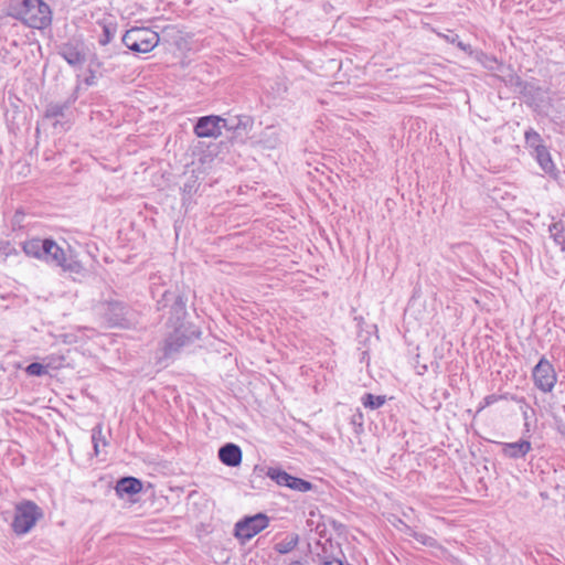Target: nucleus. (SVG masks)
I'll list each match as a JSON object with an SVG mask.
<instances>
[{
	"instance_id": "obj_18",
	"label": "nucleus",
	"mask_w": 565,
	"mask_h": 565,
	"mask_svg": "<svg viewBox=\"0 0 565 565\" xmlns=\"http://www.w3.org/2000/svg\"><path fill=\"white\" fill-rule=\"evenodd\" d=\"M539 166L541 169L550 174L551 177L556 178L557 177V169L552 160L551 153L547 149V147L539 148L537 151L533 152Z\"/></svg>"
},
{
	"instance_id": "obj_25",
	"label": "nucleus",
	"mask_w": 565,
	"mask_h": 565,
	"mask_svg": "<svg viewBox=\"0 0 565 565\" xmlns=\"http://www.w3.org/2000/svg\"><path fill=\"white\" fill-rule=\"evenodd\" d=\"M548 231L555 244L565 252V224L562 221L554 222L550 225Z\"/></svg>"
},
{
	"instance_id": "obj_8",
	"label": "nucleus",
	"mask_w": 565,
	"mask_h": 565,
	"mask_svg": "<svg viewBox=\"0 0 565 565\" xmlns=\"http://www.w3.org/2000/svg\"><path fill=\"white\" fill-rule=\"evenodd\" d=\"M79 85H77L72 94L65 100H51L46 103L45 109L43 111V118L47 120H54L53 127L57 128L58 125L62 127L64 122L61 120L67 119L72 114L71 108L76 103L78 98Z\"/></svg>"
},
{
	"instance_id": "obj_32",
	"label": "nucleus",
	"mask_w": 565,
	"mask_h": 565,
	"mask_svg": "<svg viewBox=\"0 0 565 565\" xmlns=\"http://www.w3.org/2000/svg\"><path fill=\"white\" fill-rule=\"evenodd\" d=\"M92 441L96 456L99 454V443L104 446L108 445L106 438L103 436V425L100 423L92 429Z\"/></svg>"
},
{
	"instance_id": "obj_45",
	"label": "nucleus",
	"mask_w": 565,
	"mask_h": 565,
	"mask_svg": "<svg viewBox=\"0 0 565 565\" xmlns=\"http://www.w3.org/2000/svg\"><path fill=\"white\" fill-rule=\"evenodd\" d=\"M556 430L563 436L565 437V424L562 423V422H557L556 424Z\"/></svg>"
},
{
	"instance_id": "obj_54",
	"label": "nucleus",
	"mask_w": 565,
	"mask_h": 565,
	"mask_svg": "<svg viewBox=\"0 0 565 565\" xmlns=\"http://www.w3.org/2000/svg\"><path fill=\"white\" fill-rule=\"evenodd\" d=\"M173 230L177 233V221L173 222Z\"/></svg>"
},
{
	"instance_id": "obj_49",
	"label": "nucleus",
	"mask_w": 565,
	"mask_h": 565,
	"mask_svg": "<svg viewBox=\"0 0 565 565\" xmlns=\"http://www.w3.org/2000/svg\"><path fill=\"white\" fill-rule=\"evenodd\" d=\"M513 399H514V401H516L518 403H522V404H524V405H526V406H527L526 401H525V398H524V397L513 398Z\"/></svg>"
},
{
	"instance_id": "obj_27",
	"label": "nucleus",
	"mask_w": 565,
	"mask_h": 565,
	"mask_svg": "<svg viewBox=\"0 0 565 565\" xmlns=\"http://www.w3.org/2000/svg\"><path fill=\"white\" fill-rule=\"evenodd\" d=\"M87 73H92L100 77L108 73V68L105 67L104 62L96 53H93L88 58Z\"/></svg>"
},
{
	"instance_id": "obj_19",
	"label": "nucleus",
	"mask_w": 565,
	"mask_h": 565,
	"mask_svg": "<svg viewBox=\"0 0 565 565\" xmlns=\"http://www.w3.org/2000/svg\"><path fill=\"white\" fill-rule=\"evenodd\" d=\"M97 24L102 28V34L98 36V44L108 45L116 36L118 25L114 21L100 20Z\"/></svg>"
},
{
	"instance_id": "obj_35",
	"label": "nucleus",
	"mask_w": 565,
	"mask_h": 565,
	"mask_svg": "<svg viewBox=\"0 0 565 565\" xmlns=\"http://www.w3.org/2000/svg\"><path fill=\"white\" fill-rule=\"evenodd\" d=\"M24 371L29 376H43L47 374V365L40 362H32L24 369Z\"/></svg>"
},
{
	"instance_id": "obj_28",
	"label": "nucleus",
	"mask_w": 565,
	"mask_h": 565,
	"mask_svg": "<svg viewBox=\"0 0 565 565\" xmlns=\"http://www.w3.org/2000/svg\"><path fill=\"white\" fill-rule=\"evenodd\" d=\"M524 138H525L526 146L529 148L533 149V152L537 151L539 148L546 147L545 145H543V139H542L541 135L533 128H529L525 131Z\"/></svg>"
},
{
	"instance_id": "obj_17",
	"label": "nucleus",
	"mask_w": 565,
	"mask_h": 565,
	"mask_svg": "<svg viewBox=\"0 0 565 565\" xmlns=\"http://www.w3.org/2000/svg\"><path fill=\"white\" fill-rule=\"evenodd\" d=\"M317 545L321 547V551L317 553V557L320 561L344 556L341 545L333 542L332 539H326L324 542L318 541Z\"/></svg>"
},
{
	"instance_id": "obj_11",
	"label": "nucleus",
	"mask_w": 565,
	"mask_h": 565,
	"mask_svg": "<svg viewBox=\"0 0 565 565\" xmlns=\"http://www.w3.org/2000/svg\"><path fill=\"white\" fill-rule=\"evenodd\" d=\"M217 457L223 465L236 468L242 462V449L234 443H226L220 447Z\"/></svg>"
},
{
	"instance_id": "obj_14",
	"label": "nucleus",
	"mask_w": 565,
	"mask_h": 565,
	"mask_svg": "<svg viewBox=\"0 0 565 565\" xmlns=\"http://www.w3.org/2000/svg\"><path fill=\"white\" fill-rule=\"evenodd\" d=\"M254 126L253 117L248 115H239L238 125L227 136L232 143H244L248 137L249 131Z\"/></svg>"
},
{
	"instance_id": "obj_20",
	"label": "nucleus",
	"mask_w": 565,
	"mask_h": 565,
	"mask_svg": "<svg viewBox=\"0 0 565 565\" xmlns=\"http://www.w3.org/2000/svg\"><path fill=\"white\" fill-rule=\"evenodd\" d=\"M200 335V328L192 324H190L189 328H186L184 324H179V348L199 339Z\"/></svg>"
},
{
	"instance_id": "obj_47",
	"label": "nucleus",
	"mask_w": 565,
	"mask_h": 565,
	"mask_svg": "<svg viewBox=\"0 0 565 565\" xmlns=\"http://www.w3.org/2000/svg\"><path fill=\"white\" fill-rule=\"evenodd\" d=\"M331 523H332L334 529H342L343 527V524L338 522V521H335V520H332Z\"/></svg>"
},
{
	"instance_id": "obj_3",
	"label": "nucleus",
	"mask_w": 565,
	"mask_h": 565,
	"mask_svg": "<svg viewBox=\"0 0 565 565\" xmlns=\"http://www.w3.org/2000/svg\"><path fill=\"white\" fill-rule=\"evenodd\" d=\"M23 253L51 266L65 260L64 249L53 238L33 237L21 244Z\"/></svg>"
},
{
	"instance_id": "obj_30",
	"label": "nucleus",
	"mask_w": 565,
	"mask_h": 565,
	"mask_svg": "<svg viewBox=\"0 0 565 565\" xmlns=\"http://www.w3.org/2000/svg\"><path fill=\"white\" fill-rule=\"evenodd\" d=\"M288 488L298 492H308L313 490L316 487L308 480L292 476Z\"/></svg>"
},
{
	"instance_id": "obj_22",
	"label": "nucleus",
	"mask_w": 565,
	"mask_h": 565,
	"mask_svg": "<svg viewBox=\"0 0 565 565\" xmlns=\"http://www.w3.org/2000/svg\"><path fill=\"white\" fill-rule=\"evenodd\" d=\"M299 540L297 533H290L282 541L274 545V551L281 555L288 554L297 547Z\"/></svg>"
},
{
	"instance_id": "obj_37",
	"label": "nucleus",
	"mask_w": 565,
	"mask_h": 565,
	"mask_svg": "<svg viewBox=\"0 0 565 565\" xmlns=\"http://www.w3.org/2000/svg\"><path fill=\"white\" fill-rule=\"evenodd\" d=\"M169 303L172 310L177 305V297H174L172 292L166 290L162 295V299L158 301L159 309L169 306Z\"/></svg>"
},
{
	"instance_id": "obj_48",
	"label": "nucleus",
	"mask_w": 565,
	"mask_h": 565,
	"mask_svg": "<svg viewBox=\"0 0 565 565\" xmlns=\"http://www.w3.org/2000/svg\"><path fill=\"white\" fill-rule=\"evenodd\" d=\"M192 188H193L192 185L185 184L184 188H183V192L190 193L192 191Z\"/></svg>"
},
{
	"instance_id": "obj_6",
	"label": "nucleus",
	"mask_w": 565,
	"mask_h": 565,
	"mask_svg": "<svg viewBox=\"0 0 565 565\" xmlns=\"http://www.w3.org/2000/svg\"><path fill=\"white\" fill-rule=\"evenodd\" d=\"M222 116L206 115L194 119L188 118L186 121L179 124V128L185 130L192 126L193 132L198 138L216 139L222 135L221 125Z\"/></svg>"
},
{
	"instance_id": "obj_5",
	"label": "nucleus",
	"mask_w": 565,
	"mask_h": 565,
	"mask_svg": "<svg viewBox=\"0 0 565 565\" xmlns=\"http://www.w3.org/2000/svg\"><path fill=\"white\" fill-rule=\"evenodd\" d=\"M42 516L43 511L35 502L23 500L15 505V513L11 523L12 531L17 535L26 534Z\"/></svg>"
},
{
	"instance_id": "obj_24",
	"label": "nucleus",
	"mask_w": 565,
	"mask_h": 565,
	"mask_svg": "<svg viewBox=\"0 0 565 565\" xmlns=\"http://www.w3.org/2000/svg\"><path fill=\"white\" fill-rule=\"evenodd\" d=\"M550 117L554 125L553 130L562 132L565 129V105L553 106Z\"/></svg>"
},
{
	"instance_id": "obj_23",
	"label": "nucleus",
	"mask_w": 565,
	"mask_h": 565,
	"mask_svg": "<svg viewBox=\"0 0 565 565\" xmlns=\"http://www.w3.org/2000/svg\"><path fill=\"white\" fill-rule=\"evenodd\" d=\"M61 263L62 264H57L56 267H61L64 271H68L78 276H84L86 274V268L83 266V264L72 255L67 256L65 254V260Z\"/></svg>"
},
{
	"instance_id": "obj_34",
	"label": "nucleus",
	"mask_w": 565,
	"mask_h": 565,
	"mask_svg": "<svg viewBox=\"0 0 565 565\" xmlns=\"http://www.w3.org/2000/svg\"><path fill=\"white\" fill-rule=\"evenodd\" d=\"M532 81H524L519 75L510 77L509 84L522 97V93L530 86Z\"/></svg>"
},
{
	"instance_id": "obj_36",
	"label": "nucleus",
	"mask_w": 565,
	"mask_h": 565,
	"mask_svg": "<svg viewBox=\"0 0 565 565\" xmlns=\"http://www.w3.org/2000/svg\"><path fill=\"white\" fill-rule=\"evenodd\" d=\"M239 115L222 117L221 131L225 130L226 137L234 130V128L238 125Z\"/></svg>"
},
{
	"instance_id": "obj_15",
	"label": "nucleus",
	"mask_w": 565,
	"mask_h": 565,
	"mask_svg": "<svg viewBox=\"0 0 565 565\" xmlns=\"http://www.w3.org/2000/svg\"><path fill=\"white\" fill-rule=\"evenodd\" d=\"M522 98L529 107L536 110L544 103L545 90L535 81H532L530 86L522 93Z\"/></svg>"
},
{
	"instance_id": "obj_41",
	"label": "nucleus",
	"mask_w": 565,
	"mask_h": 565,
	"mask_svg": "<svg viewBox=\"0 0 565 565\" xmlns=\"http://www.w3.org/2000/svg\"><path fill=\"white\" fill-rule=\"evenodd\" d=\"M98 78H100V76L87 73L86 77L84 78V83L87 86H95L97 84Z\"/></svg>"
},
{
	"instance_id": "obj_21",
	"label": "nucleus",
	"mask_w": 565,
	"mask_h": 565,
	"mask_svg": "<svg viewBox=\"0 0 565 565\" xmlns=\"http://www.w3.org/2000/svg\"><path fill=\"white\" fill-rule=\"evenodd\" d=\"M473 58L489 71H500L503 65L494 55H490L481 50H477Z\"/></svg>"
},
{
	"instance_id": "obj_2",
	"label": "nucleus",
	"mask_w": 565,
	"mask_h": 565,
	"mask_svg": "<svg viewBox=\"0 0 565 565\" xmlns=\"http://www.w3.org/2000/svg\"><path fill=\"white\" fill-rule=\"evenodd\" d=\"M99 310L109 327L129 328L135 320V311L113 290L103 294Z\"/></svg>"
},
{
	"instance_id": "obj_42",
	"label": "nucleus",
	"mask_w": 565,
	"mask_h": 565,
	"mask_svg": "<svg viewBox=\"0 0 565 565\" xmlns=\"http://www.w3.org/2000/svg\"><path fill=\"white\" fill-rule=\"evenodd\" d=\"M342 557L343 556H338V557H333V558H329V559H322L320 562H321V565H343Z\"/></svg>"
},
{
	"instance_id": "obj_44",
	"label": "nucleus",
	"mask_w": 565,
	"mask_h": 565,
	"mask_svg": "<svg viewBox=\"0 0 565 565\" xmlns=\"http://www.w3.org/2000/svg\"><path fill=\"white\" fill-rule=\"evenodd\" d=\"M498 396L495 395H488L484 397V404L488 406V405H491L493 402L498 401Z\"/></svg>"
},
{
	"instance_id": "obj_33",
	"label": "nucleus",
	"mask_w": 565,
	"mask_h": 565,
	"mask_svg": "<svg viewBox=\"0 0 565 565\" xmlns=\"http://www.w3.org/2000/svg\"><path fill=\"white\" fill-rule=\"evenodd\" d=\"M407 534L409 536L414 537L418 543H420L425 546L433 547L436 544V540L433 536L427 535L426 533L416 532V531L412 530L411 527H408Z\"/></svg>"
},
{
	"instance_id": "obj_26",
	"label": "nucleus",
	"mask_w": 565,
	"mask_h": 565,
	"mask_svg": "<svg viewBox=\"0 0 565 565\" xmlns=\"http://www.w3.org/2000/svg\"><path fill=\"white\" fill-rule=\"evenodd\" d=\"M386 402L385 395H374L372 393H364L361 397V404L371 411L382 407Z\"/></svg>"
},
{
	"instance_id": "obj_12",
	"label": "nucleus",
	"mask_w": 565,
	"mask_h": 565,
	"mask_svg": "<svg viewBox=\"0 0 565 565\" xmlns=\"http://www.w3.org/2000/svg\"><path fill=\"white\" fill-rule=\"evenodd\" d=\"M143 489L145 488H143L142 481L132 476L121 477L116 482V487H115L117 495L121 499L125 497H131V495L138 494Z\"/></svg>"
},
{
	"instance_id": "obj_39",
	"label": "nucleus",
	"mask_w": 565,
	"mask_h": 565,
	"mask_svg": "<svg viewBox=\"0 0 565 565\" xmlns=\"http://www.w3.org/2000/svg\"><path fill=\"white\" fill-rule=\"evenodd\" d=\"M459 50L463 51L465 53H467L469 56L473 57L475 56V53L477 52L478 49H473L470 44L468 43H465L462 42L461 40H459L457 42V45H456Z\"/></svg>"
},
{
	"instance_id": "obj_31",
	"label": "nucleus",
	"mask_w": 565,
	"mask_h": 565,
	"mask_svg": "<svg viewBox=\"0 0 565 565\" xmlns=\"http://www.w3.org/2000/svg\"><path fill=\"white\" fill-rule=\"evenodd\" d=\"M260 142L264 143L266 148L274 149L279 143V138L276 131H274L273 127H267L263 134Z\"/></svg>"
},
{
	"instance_id": "obj_13",
	"label": "nucleus",
	"mask_w": 565,
	"mask_h": 565,
	"mask_svg": "<svg viewBox=\"0 0 565 565\" xmlns=\"http://www.w3.org/2000/svg\"><path fill=\"white\" fill-rule=\"evenodd\" d=\"M502 447V455L509 459H523L531 451L532 446L529 440L520 439L514 443H498Z\"/></svg>"
},
{
	"instance_id": "obj_40",
	"label": "nucleus",
	"mask_w": 565,
	"mask_h": 565,
	"mask_svg": "<svg viewBox=\"0 0 565 565\" xmlns=\"http://www.w3.org/2000/svg\"><path fill=\"white\" fill-rule=\"evenodd\" d=\"M23 218H24V213L20 210L15 211V213L12 217L13 227L22 228L23 227Z\"/></svg>"
},
{
	"instance_id": "obj_1",
	"label": "nucleus",
	"mask_w": 565,
	"mask_h": 565,
	"mask_svg": "<svg viewBox=\"0 0 565 565\" xmlns=\"http://www.w3.org/2000/svg\"><path fill=\"white\" fill-rule=\"evenodd\" d=\"M8 15L38 30L46 29L52 23V10L44 0H11Z\"/></svg>"
},
{
	"instance_id": "obj_51",
	"label": "nucleus",
	"mask_w": 565,
	"mask_h": 565,
	"mask_svg": "<svg viewBox=\"0 0 565 565\" xmlns=\"http://www.w3.org/2000/svg\"><path fill=\"white\" fill-rule=\"evenodd\" d=\"M288 565H302L301 561H292Z\"/></svg>"
},
{
	"instance_id": "obj_52",
	"label": "nucleus",
	"mask_w": 565,
	"mask_h": 565,
	"mask_svg": "<svg viewBox=\"0 0 565 565\" xmlns=\"http://www.w3.org/2000/svg\"><path fill=\"white\" fill-rule=\"evenodd\" d=\"M178 306H179V312H180V311H181V309H182V306H183V302H182L181 297H179Z\"/></svg>"
},
{
	"instance_id": "obj_46",
	"label": "nucleus",
	"mask_w": 565,
	"mask_h": 565,
	"mask_svg": "<svg viewBox=\"0 0 565 565\" xmlns=\"http://www.w3.org/2000/svg\"><path fill=\"white\" fill-rule=\"evenodd\" d=\"M362 418H363L362 414L358 413L356 415H353L352 423L356 424L359 422V425L362 426Z\"/></svg>"
},
{
	"instance_id": "obj_38",
	"label": "nucleus",
	"mask_w": 565,
	"mask_h": 565,
	"mask_svg": "<svg viewBox=\"0 0 565 565\" xmlns=\"http://www.w3.org/2000/svg\"><path fill=\"white\" fill-rule=\"evenodd\" d=\"M163 351H164V354H163L164 358L169 356L174 351H177V338H174V335L172 333L166 339Z\"/></svg>"
},
{
	"instance_id": "obj_9",
	"label": "nucleus",
	"mask_w": 565,
	"mask_h": 565,
	"mask_svg": "<svg viewBox=\"0 0 565 565\" xmlns=\"http://www.w3.org/2000/svg\"><path fill=\"white\" fill-rule=\"evenodd\" d=\"M532 377L536 388L550 393L557 382V374L553 364L543 355L532 370Z\"/></svg>"
},
{
	"instance_id": "obj_7",
	"label": "nucleus",
	"mask_w": 565,
	"mask_h": 565,
	"mask_svg": "<svg viewBox=\"0 0 565 565\" xmlns=\"http://www.w3.org/2000/svg\"><path fill=\"white\" fill-rule=\"evenodd\" d=\"M270 519L264 512L245 515L235 523L234 535L242 542L249 541L269 525Z\"/></svg>"
},
{
	"instance_id": "obj_53",
	"label": "nucleus",
	"mask_w": 565,
	"mask_h": 565,
	"mask_svg": "<svg viewBox=\"0 0 565 565\" xmlns=\"http://www.w3.org/2000/svg\"><path fill=\"white\" fill-rule=\"evenodd\" d=\"M420 370L422 371H418V374H423L424 372H426L427 371V366L423 365V366H420Z\"/></svg>"
},
{
	"instance_id": "obj_4",
	"label": "nucleus",
	"mask_w": 565,
	"mask_h": 565,
	"mask_svg": "<svg viewBox=\"0 0 565 565\" xmlns=\"http://www.w3.org/2000/svg\"><path fill=\"white\" fill-rule=\"evenodd\" d=\"M159 34L149 28H131L122 35V44L131 52L149 53L159 43Z\"/></svg>"
},
{
	"instance_id": "obj_43",
	"label": "nucleus",
	"mask_w": 565,
	"mask_h": 565,
	"mask_svg": "<svg viewBox=\"0 0 565 565\" xmlns=\"http://www.w3.org/2000/svg\"><path fill=\"white\" fill-rule=\"evenodd\" d=\"M444 38H445V40L448 43H451V44H455V45H457V42L460 40L459 35L456 34V33H451L449 35H445Z\"/></svg>"
},
{
	"instance_id": "obj_10",
	"label": "nucleus",
	"mask_w": 565,
	"mask_h": 565,
	"mask_svg": "<svg viewBox=\"0 0 565 565\" xmlns=\"http://www.w3.org/2000/svg\"><path fill=\"white\" fill-rule=\"evenodd\" d=\"M85 49L86 45L81 39H70L56 45L57 54L74 68H82L86 62Z\"/></svg>"
},
{
	"instance_id": "obj_50",
	"label": "nucleus",
	"mask_w": 565,
	"mask_h": 565,
	"mask_svg": "<svg viewBox=\"0 0 565 565\" xmlns=\"http://www.w3.org/2000/svg\"><path fill=\"white\" fill-rule=\"evenodd\" d=\"M195 0H182L183 4L190 7Z\"/></svg>"
},
{
	"instance_id": "obj_16",
	"label": "nucleus",
	"mask_w": 565,
	"mask_h": 565,
	"mask_svg": "<svg viewBox=\"0 0 565 565\" xmlns=\"http://www.w3.org/2000/svg\"><path fill=\"white\" fill-rule=\"evenodd\" d=\"M254 473H258L260 477L262 473H265L268 478H270L273 481H275L278 486L281 487H289L290 480L292 478V475L288 473L287 471L280 469V468H264L259 466H255Z\"/></svg>"
},
{
	"instance_id": "obj_29",
	"label": "nucleus",
	"mask_w": 565,
	"mask_h": 565,
	"mask_svg": "<svg viewBox=\"0 0 565 565\" xmlns=\"http://www.w3.org/2000/svg\"><path fill=\"white\" fill-rule=\"evenodd\" d=\"M19 255L20 250L10 241H0V263H6L8 258Z\"/></svg>"
}]
</instances>
